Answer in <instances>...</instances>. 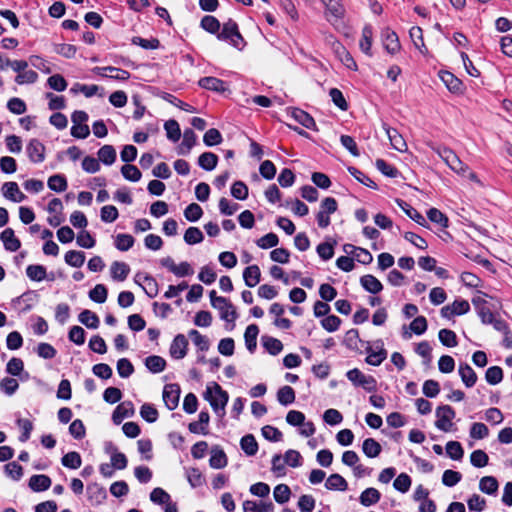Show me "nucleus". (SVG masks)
I'll return each mask as SVG.
<instances>
[{"label":"nucleus","mask_w":512,"mask_h":512,"mask_svg":"<svg viewBox=\"0 0 512 512\" xmlns=\"http://www.w3.org/2000/svg\"><path fill=\"white\" fill-rule=\"evenodd\" d=\"M432 150L446 163V165L455 173L465 176L469 167L461 161L457 154L446 146H431Z\"/></svg>","instance_id":"obj_1"},{"label":"nucleus","mask_w":512,"mask_h":512,"mask_svg":"<svg viewBox=\"0 0 512 512\" xmlns=\"http://www.w3.org/2000/svg\"><path fill=\"white\" fill-rule=\"evenodd\" d=\"M204 397L210 402V405L216 413H218L219 410L224 412L229 399L228 393L217 383H213L212 387L207 386Z\"/></svg>","instance_id":"obj_2"},{"label":"nucleus","mask_w":512,"mask_h":512,"mask_svg":"<svg viewBox=\"0 0 512 512\" xmlns=\"http://www.w3.org/2000/svg\"><path fill=\"white\" fill-rule=\"evenodd\" d=\"M454 409L449 405L439 406L436 410L437 420L435 425L438 429L444 432H449L452 429V420L455 417Z\"/></svg>","instance_id":"obj_3"},{"label":"nucleus","mask_w":512,"mask_h":512,"mask_svg":"<svg viewBox=\"0 0 512 512\" xmlns=\"http://www.w3.org/2000/svg\"><path fill=\"white\" fill-rule=\"evenodd\" d=\"M347 378L356 386H361L371 392L376 389V380L372 376L364 375L359 369L354 368L346 374Z\"/></svg>","instance_id":"obj_4"},{"label":"nucleus","mask_w":512,"mask_h":512,"mask_svg":"<svg viewBox=\"0 0 512 512\" xmlns=\"http://www.w3.org/2000/svg\"><path fill=\"white\" fill-rule=\"evenodd\" d=\"M92 71L98 76L107 77L119 81H125L130 78V73L128 71L113 66L95 67Z\"/></svg>","instance_id":"obj_5"},{"label":"nucleus","mask_w":512,"mask_h":512,"mask_svg":"<svg viewBox=\"0 0 512 512\" xmlns=\"http://www.w3.org/2000/svg\"><path fill=\"white\" fill-rule=\"evenodd\" d=\"M180 386L176 383L167 384L163 389V401L169 410H174L179 404Z\"/></svg>","instance_id":"obj_6"},{"label":"nucleus","mask_w":512,"mask_h":512,"mask_svg":"<svg viewBox=\"0 0 512 512\" xmlns=\"http://www.w3.org/2000/svg\"><path fill=\"white\" fill-rule=\"evenodd\" d=\"M374 345L376 350L370 345L366 348V352L368 353L366 362L373 366H379L387 358V351L383 348L382 340L376 341Z\"/></svg>","instance_id":"obj_7"},{"label":"nucleus","mask_w":512,"mask_h":512,"mask_svg":"<svg viewBox=\"0 0 512 512\" xmlns=\"http://www.w3.org/2000/svg\"><path fill=\"white\" fill-rule=\"evenodd\" d=\"M213 308L219 310L221 319L227 322H233L236 319V310L232 303L226 299H216L213 301Z\"/></svg>","instance_id":"obj_8"},{"label":"nucleus","mask_w":512,"mask_h":512,"mask_svg":"<svg viewBox=\"0 0 512 512\" xmlns=\"http://www.w3.org/2000/svg\"><path fill=\"white\" fill-rule=\"evenodd\" d=\"M188 340L185 335L178 334L170 345V355L174 359H182L186 356L188 350Z\"/></svg>","instance_id":"obj_9"},{"label":"nucleus","mask_w":512,"mask_h":512,"mask_svg":"<svg viewBox=\"0 0 512 512\" xmlns=\"http://www.w3.org/2000/svg\"><path fill=\"white\" fill-rule=\"evenodd\" d=\"M472 303L475 306L482 323L488 324L493 322L494 314L484 298L480 296L474 297L472 299Z\"/></svg>","instance_id":"obj_10"},{"label":"nucleus","mask_w":512,"mask_h":512,"mask_svg":"<svg viewBox=\"0 0 512 512\" xmlns=\"http://www.w3.org/2000/svg\"><path fill=\"white\" fill-rule=\"evenodd\" d=\"M28 157L32 162L40 163L45 159V147L44 145L37 139H32L26 148Z\"/></svg>","instance_id":"obj_11"},{"label":"nucleus","mask_w":512,"mask_h":512,"mask_svg":"<svg viewBox=\"0 0 512 512\" xmlns=\"http://www.w3.org/2000/svg\"><path fill=\"white\" fill-rule=\"evenodd\" d=\"M134 405L131 401H124L120 403L112 414V419L115 424H120L124 418L133 416Z\"/></svg>","instance_id":"obj_12"},{"label":"nucleus","mask_w":512,"mask_h":512,"mask_svg":"<svg viewBox=\"0 0 512 512\" xmlns=\"http://www.w3.org/2000/svg\"><path fill=\"white\" fill-rule=\"evenodd\" d=\"M274 504L271 501L256 502L245 500L243 502V512H273Z\"/></svg>","instance_id":"obj_13"},{"label":"nucleus","mask_w":512,"mask_h":512,"mask_svg":"<svg viewBox=\"0 0 512 512\" xmlns=\"http://www.w3.org/2000/svg\"><path fill=\"white\" fill-rule=\"evenodd\" d=\"M2 193L4 197L14 202H22L26 198L16 182H5L2 186Z\"/></svg>","instance_id":"obj_14"},{"label":"nucleus","mask_w":512,"mask_h":512,"mask_svg":"<svg viewBox=\"0 0 512 512\" xmlns=\"http://www.w3.org/2000/svg\"><path fill=\"white\" fill-rule=\"evenodd\" d=\"M4 247L6 250L15 252L21 247L20 240L15 237L14 230L12 228H6L0 235Z\"/></svg>","instance_id":"obj_15"},{"label":"nucleus","mask_w":512,"mask_h":512,"mask_svg":"<svg viewBox=\"0 0 512 512\" xmlns=\"http://www.w3.org/2000/svg\"><path fill=\"white\" fill-rule=\"evenodd\" d=\"M135 280L136 282L143 281V288L149 297L153 298L158 294V284L152 276L148 274L137 273Z\"/></svg>","instance_id":"obj_16"},{"label":"nucleus","mask_w":512,"mask_h":512,"mask_svg":"<svg viewBox=\"0 0 512 512\" xmlns=\"http://www.w3.org/2000/svg\"><path fill=\"white\" fill-rule=\"evenodd\" d=\"M199 85L207 90L223 93L227 90L226 84L216 77H204L199 80Z\"/></svg>","instance_id":"obj_17"},{"label":"nucleus","mask_w":512,"mask_h":512,"mask_svg":"<svg viewBox=\"0 0 512 512\" xmlns=\"http://www.w3.org/2000/svg\"><path fill=\"white\" fill-rule=\"evenodd\" d=\"M396 202L399 205V207L406 213L407 216H409L412 220H414L419 225L426 226V224H427L426 219L415 208H413L410 204H408L407 202H405L401 199H397Z\"/></svg>","instance_id":"obj_18"},{"label":"nucleus","mask_w":512,"mask_h":512,"mask_svg":"<svg viewBox=\"0 0 512 512\" xmlns=\"http://www.w3.org/2000/svg\"><path fill=\"white\" fill-rule=\"evenodd\" d=\"M386 134L390 140L392 147L400 152L407 149V144L399 132L391 127H385Z\"/></svg>","instance_id":"obj_19"},{"label":"nucleus","mask_w":512,"mask_h":512,"mask_svg":"<svg viewBox=\"0 0 512 512\" xmlns=\"http://www.w3.org/2000/svg\"><path fill=\"white\" fill-rule=\"evenodd\" d=\"M459 375L466 387H473L477 381V374L467 363L460 364Z\"/></svg>","instance_id":"obj_20"},{"label":"nucleus","mask_w":512,"mask_h":512,"mask_svg":"<svg viewBox=\"0 0 512 512\" xmlns=\"http://www.w3.org/2000/svg\"><path fill=\"white\" fill-rule=\"evenodd\" d=\"M261 272L257 265H251L245 268L243 278L248 287H255L260 282Z\"/></svg>","instance_id":"obj_21"},{"label":"nucleus","mask_w":512,"mask_h":512,"mask_svg":"<svg viewBox=\"0 0 512 512\" xmlns=\"http://www.w3.org/2000/svg\"><path fill=\"white\" fill-rule=\"evenodd\" d=\"M51 486V479L47 475H33L29 479V487L36 492L45 491Z\"/></svg>","instance_id":"obj_22"},{"label":"nucleus","mask_w":512,"mask_h":512,"mask_svg":"<svg viewBox=\"0 0 512 512\" xmlns=\"http://www.w3.org/2000/svg\"><path fill=\"white\" fill-rule=\"evenodd\" d=\"M360 283L365 290L377 294L383 289L382 283L373 275L367 274L361 277Z\"/></svg>","instance_id":"obj_23"},{"label":"nucleus","mask_w":512,"mask_h":512,"mask_svg":"<svg viewBox=\"0 0 512 512\" xmlns=\"http://www.w3.org/2000/svg\"><path fill=\"white\" fill-rule=\"evenodd\" d=\"M292 117L305 128L317 130L314 119L307 112L297 108L293 110Z\"/></svg>","instance_id":"obj_24"},{"label":"nucleus","mask_w":512,"mask_h":512,"mask_svg":"<svg viewBox=\"0 0 512 512\" xmlns=\"http://www.w3.org/2000/svg\"><path fill=\"white\" fill-rule=\"evenodd\" d=\"M325 487L328 490L345 491L348 489V483L340 474L335 473L327 478Z\"/></svg>","instance_id":"obj_25"},{"label":"nucleus","mask_w":512,"mask_h":512,"mask_svg":"<svg viewBox=\"0 0 512 512\" xmlns=\"http://www.w3.org/2000/svg\"><path fill=\"white\" fill-rule=\"evenodd\" d=\"M259 334V328L256 324L249 325L244 334L245 344L250 352H254L257 346V336Z\"/></svg>","instance_id":"obj_26"},{"label":"nucleus","mask_w":512,"mask_h":512,"mask_svg":"<svg viewBox=\"0 0 512 512\" xmlns=\"http://www.w3.org/2000/svg\"><path fill=\"white\" fill-rule=\"evenodd\" d=\"M88 498L93 504H101L106 499V490L98 484L88 485L87 487Z\"/></svg>","instance_id":"obj_27"},{"label":"nucleus","mask_w":512,"mask_h":512,"mask_svg":"<svg viewBox=\"0 0 512 512\" xmlns=\"http://www.w3.org/2000/svg\"><path fill=\"white\" fill-rule=\"evenodd\" d=\"M210 420L209 413L207 411H201L199 414V420L189 424L188 428L191 433H202L206 434V426Z\"/></svg>","instance_id":"obj_28"},{"label":"nucleus","mask_w":512,"mask_h":512,"mask_svg":"<svg viewBox=\"0 0 512 512\" xmlns=\"http://www.w3.org/2000/svg\"><path fill=\"white\" fill-rule=\"evenodd\" d=\"M130 267L124 262L115 261L111 265L112 278L117 281H124L129 275Z\"/></svg>","instance_id":"obj_29"},{"label":"nucleus","mask_w":512,"mask_h":512,"mask_svg":"<svg viewBox=\"0 0 512 512\" xmlns=\"http://www.w3.org/2000/svg\"><path fill=\"white\" fill-rule=\"evenodd\" d=\"M107 451L111 453V464L116 469H124L127 466V458L125 454L118 452L117 448L111 443L107 447Z\"/></svg>","instance_id":"obj_30"},{"label":"nucleus","mask_w":512,"mask_h":512,"mask_svg":"<svg viewBox=\"0 0 512 512\" xmlns=\"http://www.w3.org/2000/svg\"><path fill=\"white\" fill-rule=\"evenodd\" d=\"M381 498L380 492L375 488H367L365 489L360 497V503L364 506H371L377 503Z\"/></svg>","instance_id":"obj_31"},{"label":"nucleus","mask_w":512,"mask_h":512,"mask_svg":"<svg viewBox=\"0 0 512 512\" xmlns=\"http://www.w3.org/2000/svg\"><path fill=\"white\" fill-rule=\"evenodd\" d=\"M441 80L451 92H459L462 88V82L452 73L444 71L440 73Z\"/></svg>","instance_id":"obj_32"},{"label":"nucleus","mask_w":512,"mask_h":512,"mask_svg":"<svg viewBox=\"0 0 512 512\" xmlns=\"http://www.w3.org/2000/svg\"><path fill=\"white\" fill-rule=\"evenodd\" d=\"M79 321L90 329H96L100 324L97 314L90 310H83L79 314Z\"/></svg>","instance_id":"obj_33"},{"label":"nucleus","mask_w":512,"mask_h":512,"mask_svg":"<svg viewBox=\"0 0 512 512\" xmlns=\"http://www.w3.org/2000/svg\"><path fill=\"white\" fill-rule=\"evenodd\" d=\"M217 38L220 41L234 46L238 50H242L246 45V41L242 37V34H217Z\"/></svg>","instance_id":"obj_34"},{"label":"nucleus","mask_w":512,"mask_h":512,"mask_svg":"<svg viewBox=\"0 0 512 512\" xmlns=\"http://www.w3.org/2000/svg\"><path fill=\"white\" fill-rule=\"evenodd\" d=\"M242 450L248 455L253 456L258 451V443L252 434H247L240 441Z\"/></svg>","instance_id":"obj_35"},{"label":"nucleus","mask_w":512,"mask_h":512,"mask_svg":"<svg viewBox=\"0 0 512 512\" xmlns=\"http://www.w3.org/2000/svg\"><path fill=\"white\" fill-rule=\"evenodd\" d=\"M218 163V156L212 152H204L198 158V164L203 169L211 171Z\"/></svg>","instance_id":"obj_36"},{"label":"nucleus","mask_w":512,"mask_h":512,"mask_svg":"<svg viewBox=\"0 0 512 512\" xmlns=\"http://www.w3.org/2000/svg\"><path fill=\"white\" fill-rule=\"evenodd\" d=\"M362 450L367 457L374 458L381 453V445L373 438H367L363 442Z\"/></svg>","instance_id":"obj_37"},{"label":"nucleus","mask_w":512,"mask_h":512,"mask_svg":"<svg viewBox=\"0 0 512 512\" xmlns=\"http://www.w3.org/2000/svg\"><path fill=\"white\" fill-rule=\"evenodd\" d=\"M146 367L153 373L162 372L166 367V361L164 358L152 355L145 359Z\"/></svg>","instance_id":"obj_38"},{"label":"nucleus","mask_w":512,"mask_h":512,"mask_svg":"<svg viewBox=\"0 0 512 512\" xmlns=\"http://www.w3.org/2000/svg\"><path fill=\"white\" fill-rule=\"evenodd\" d=\"M99 160L106 165H111L116 160V150L112 145H104L98 151Z\"/></svg>","instance_id":"obj_39"},{"label":"nucleus","mask_w":512,"mask_h":512,"mask_svg":"<svg viewBox=\"0 0 512 512\" xmlns=\"http://www.w3.org/2000/svg\"><path fill=\"white\" fill-rule=\"evenodd\" d=\"M195 143H196V134L194 133V131L191 129L185 130L184 135H183V141L180 146L179 154H184V155L188 154L190 152L191 148L195 145Z\"/></svg>","instance_id":"obj_40"},{"label":"nucleus","mask_w":512,"mask_h":512,"mask_svg":"<svg viewBox=\"0 0 512 512\" xmlns=\"http://www.w3.org/2000/svg\"><path fill=\"white\" fill-rule=\"evenodd\" d=\"M65 262L72 267L79 268L85 262V254L82 251L70 250L65 254Z\"/></svg>","instance_id":"obj_41"},{"label":"nucleus","mask_w":512,"mask_h":512,"mask_svg":"<svg viewBox=\"0 0 512 512\" xmlns=\"http://www.w3.org/2000/svg\"><path fill=\"white\" fill-rule=\"evenodd\" d=\"M262 343L265 349L272 355L279 354L283 349L282 342L270 336H263Z\"/></svg>","instance_id":"obj_42"},{"label":"nucleus","mask_w":512,"mask_h":512,"mask_svg":"<svg viewBox=\"0 0 512 512\" xmlns=\"http://www.w3.org/2000/svg\"><path fill=\"white\" fill-rule=\"evenodd\" d=\"M277 399L282 405H289L295 401V391L290 386H283L278 390Z\"/></svg>","instance_id":"obj_43"},{"label":"nucleus","mask_w":512,"mask_h":512,"mask_svg":"<svg viewBox=\"0 0 512 512\" xmlns=\"http://www.w3.org/2000/svg\"><path fill=\"white\" fill-rule=\"evenodd\" d=\"M479 488L486 494H494L498 490V481L493 476H485L480 480Z\"/></svg>","instance_id":"obj_44"},{"label":"nucleus","mask_w":512,"mask_h":512,"mask_svg":"<svg viewBox=\"0 0 512 512\" xmlns=\"http://www.w3.org/2000/svg\"><path fill=\"white\" fill-rule=\"evenodd\" d=\"M382 42L384 48L391 54L398 52L401 48L398 34H385Z\"/></svg>","instance_id":"obj_45"},{"label":"nucleus","mask_w":512,"mask_h":512,"mask_svg":"<svg viewBox=\"0 0 512 512\" xmlns=\"http://www.w3.org/2000/svg\"><path fill=\"white\" fill-rule=\"evenodd\" d=\"M274 499L279 504H284L289 501L291 490L286 484H279L273 491Z\"/></svg>","instance_id":"obj_46"},{"label":"nucleus","mask_w":512,"mask_h":512,"mask_svg":"<svg viewBox=\"0 0 512 512\" xmlns=\"http://www.w3.org/2000/svg\"><path fill=\"white\" fill-rule=\"evenodd\" d=\"M62 464L70 469H78L82 464L81 456L78 452H69L62 457Z\"/></svg>","instance_id":"obj_47"},{"label":"nucleus","mask_w":512,"mask_h":512,"mask_svg":"<svg viewBox=\"0 0 512 512\" xmlns=\"http://www.w3.org/2000/svg\"><path fill=\"white\" fill-rule=\"evenodd\" d=\"M135 239L130 234H118L115 239V247L120 251H127L134 245Z\"/></svg>","instance_id":"obj_48"},{"label":"nucleus","mask_w":512,"mask_h":512,"mask_svg":"<svg viewBox=\"0 0 512 512\" xmlns=\"http://www.w3.org/2000/svg\"><path fill=\"white\" fill-rule=\"evenodd\" d=\"M438 336L444 346L455 347L458 344L456 333L450 329H441Z\"/></svg>","instance_id":"obj_49"},{"label":"nucleus","mask_w":512,"mask_h":512,"mask_svg":"<svg viewBox=\"0 0 512 512\" xmlns=\"http://www.w3.org/2000/svg\"><path fill=\"white\" fill-rule=\"evenodd\" d=\"M209 463L212 468H223L227 465V456L223 450H213Z\"/></svg>","instance_id":"obj_50"},{"label":"nucleus","mask_w":512,"mask_h":512,"mask_svg":"<svg viewBox=\"0 0 512 512\" xmlns=\"http://www.w3.org/2000/svg\"><path fill=\"white\" fill-rule=\"evenodd\" d=\"M203 239L204 235L197 227H189L184 234L185 242L190 245L200 243Z\"/></svg>","instance_id":"obj_51"},{"label":"nucleus","mask_w":512,"mask_h":512,"mask_svg":"<svg viewBox=\"0 0 512 512\" xmlns=\"http://www.w3.org/2000/svg\"><path fill=\"white\" fill-rule=\"evenodd\" d=\"M200 27L206 32H219L220 22L218 19L211 15H206L200 22Z\"/></svg>","instance_id":"obj_52"},{"label":"nucleus","mask_w":512,"mask_h":512,"mask_svg":"<svg viewBox=\"0 0 512 512\" xmlns=\"http://www.w3.org/2000/svg\"><path fill=\"white\" fill-rule=\"evenodd\" d=\"M48 187L56 192L65 191L67 188V181L63 175H53L48 179Z\"/></svg>","instance_id":"obj_53"},{"label":"nucleus","mask_w":512,"mask_h":512,"mask_svg":"<svg viewBox=\"0 0 512 512\" xmlns=\"http://www.w3.org/2000/svg\"><path fill=\"white\" fill-rule=\"evenodd\" d=\"M26 274L33 281H42L46 277V268L42 265H29Z\"/></svg>","instance_id":"obj_54"},{"label":"nucleus","mask_w":512,"mask_h":512,"mask_svg":"<svg viewBox=\"0 0 512 512\" xmlns=\"http://www.w3.org/2000/svg\"><path fill=\"white\" fill-rule=\"evenodd\" d=\"M486 381L491 385L500 383L503 379V371L499 366L489 367L485 374Z\"/></svg>","instance_id":"obj_55"},{"label":"nucleus","mask_w":512,"mask_h":512,"mask_svg":"<svg viewBox=\"0 0 512 512\" xmlns=\"http://www.w3.org/2000/svg\"><path fill=\"white\" fill-rule=\"evenodd\" d=\"M164 128L166 130L168 139H170L173 142H176L180 139L181 131L177 121L168 120L165 123Z\"/></svg>","instance_id":"obj_56"},{"label":"nucleus","mask_w":512,"mask_h":512,"mask_svg":"<svg viewBox=\"0 0 512 512\" xmlns=\"http://www.w3.org/2000/svg\"><path fill=\"white\" fill-rule=\"evenodd\" d=\"M203 210L197 203L189 204L184 210V216L187 220L195 222L201 218Z\"/></svg>","instance_id":"obj_57"},{"label":"nucleus","mask_w":512,"mask_h":512,"mask_svg":"<svg viewBox=\"0 0 512 512\" xmlns=\"http://www.w3.org/2000/svg\"><path fill=\"white\" fill-rule=\"evenodd\" d=\"M19 388V383L16 379L5 377L0 382V390L6 395H13Z\"/></svg>","instance_id":"obj_58"},{"label":"nucleus","mask_w":512,"mask_h":512,"mask_svg":"<svg viewBox=\"0 0 512 512\" xmlns=\"http://www.w3.org/2000/svg\"><path fill=\"white\" fill-rule=\"evenodd\" d=\"M446 452L453 460H460L464 455V450L461 444L457 441H449L446 444Z\"/></svg>","instance_id":"obj_59"},{"label":"nucleus","mask_w":512,"mask_h":512,"mask_svg":"<svg viewBox=\"0 0 512 512\" xmlns=\"http://www.w3.org/2000/svg\"><path fill=\"white\" fill-rule=\"evenodd\" d=\"M107 295H108L107 288L103 284H97L89 292V297L97 303H104L107 299Z\"/></svg>","instance_id":"obj_60"},{"label":"nucleus","mask_w":512,"mask_h":512,"mask_svg":"<svg viewBox=\"0 0 512 512\" xmlns=\"http://www.w3.org/2000/svg\"><path fill=\"white\" fill-rule=\"evenodd\" d=\"M140 415L147 422L153 423L158 419L159 414L157 409L152 404L145 403L141 406Z\"/></svg>","instance_id":"obj_61"},{"label":"nucleus","mask_w":512,"mask_h":512,"mask_svg":"<svg viewBox=\"0 0 512 512\" xmlns=\"http://www.w3.org/2000/svg\"><path fill=\"white\" fill-rule=\"evenodd\" d=\"M121 173L125 179L133 181V182L139 181L141 179V172L134 165H130V164L123 165L121 168Z\"/></svg>","instance_id":"obj_62"},{"label":"nucleus","mask_w":512,"mask_h":512,"mask_svg":"<svg viewBox=\"0 0 512 512\" xmlns=\"http://www.w3.org/2000/svg\"><path fill=\"white\" fill-rule=\"evenodd\" d=\"M117 372L120 377L128 378L133 374L134 367L130 360H128L127 358H121L117 362Z\"/></svg>","instance_id":"obj_63"},{"label":"nucleus","mask_w":512,"mask_h":512,"mask_svg":"<svg viewBox=\"0 0 512 512\" xmlns=\"http://www.w3.org/2000/svg\"><path fill=\"white\" fill-rule=\"evenodd\" d=\"M427 217L431 222L439 224L441 227H448V218L437 208H431L427 212Z\"/></svg>","instance_id":"obj_64"}]
</instances>
